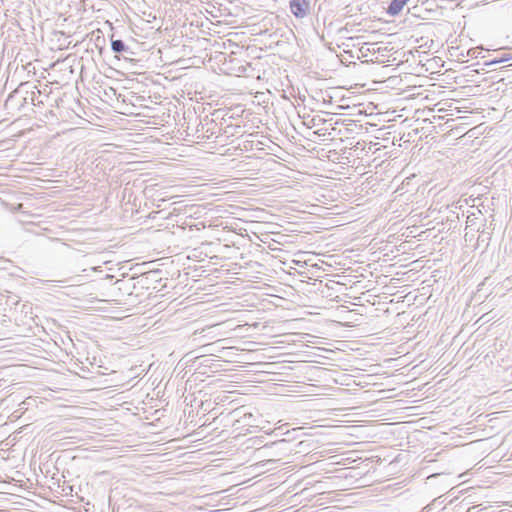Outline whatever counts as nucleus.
Listing matches in <instances>:
<instances>
[{
    "mask_svg": "<svg viewBox=\"0 0 512 512\" xmlns=\"http://www.w3.org/2000/svg\"><path fill=\"white\" fill-rule=\"evenodd\" d=\"M229 338H226V363H245L242 360V355L235 353V347L231 345L232 341H228Z\"/></svg>",
    "mask_w": 512,
    "mask_h": 512,
    "instance_id": "8",
    "label": "nucleus"
},
{
    "mask_svg": "<svg viewBox=\"0 0 512 512\" xmlns=\"http://www.w3.org/2000/svg\"><path fill=\"white\" fill-rule=\"evenodd\" d=\"M290 9L295 17L303 18L308 12L309 2L307 0H292Z\"/></svg>",
    "mask_w": 512,
    "mask_h": 512,
    "instance_id": "7",
    "label": "nucleus"
},
{
    "mask_svg": "<svg viewBox=\"0 0 512 512\" xmlns=\"http://www.w3.org/2000/svg\"><path fill=\"white\" fill-rule=\"evenodd\" d=\"M235 184L226 181V290L231 288L230 284L237 285V281L243 283L248 277L246 272L241 271L245 266L235 261L238 256L243 259L239 245L245 242L247 236L244 225L247 224L245 218L249 213L247 209L230 203L235 198ZM230 294L226 291V297Z\"/></svg>",
    "mask_w": 512,
    "mask_h": 512,
    "instance_id": "1",
    "label": "nucleus"
},
{
    "mask_svg": "<svg viewBox=\"0 0 512 512\" xmlns=\"http://www.w3.org/2000/svg\"><path fill=\"white\" fill-rule=\"evenodd\" d=\"M232 453L233 454H226V483H231V485L226 488V498L234 495V488L237 485L245 483L252 477V474L258 472L256 468H254V465L243 468L241 475H235V471L228 470L229 468L234 469L242 466L239 464L236 448L233 449ZM226 512H237L236 507L232 506L231 501L228 499H226Z\"/></svg>",
    "mask_w": 512,
    "mask_h": 512,
    "instance_id": "4",
    "label": "nucleus"
},
{
    "mask_svg": "<svg viewBox=\"0 0 512 512\" xmlns=\"http://www.w3.org/2000/svg\"><path fill=\"white\" fill-rule=\"evenodd\" d=\"M240 440L239 435L234 436L233 440L229 443V449L226 447V454L232 453L233 449L236 448L238 455V461L240 465L251 460V457L258 460L254 465V468L259 472L260 469L267 471L276 468V464L288 454L289 442L285 439L272 442L271 444L264 443L263 436H255L245 439L241 443H237Z\"/></svg>",
    "mask_w": 512,
    "mask_h": 512,
    "instance_id": "2",
    "label": "nucleus"
},
{
    "mask_svg": "<svg viewBox=\"0 0 512 512\" xmlns=\"http://www.w3.org/2000/svg\"><path fill=\"white\" fill-rule=\"evenodd\" d=\"M250 326L248 323H239L236 319V316L227 315L226 316V335L232 334L228 338L231 339L233 336H245L249 331ZM231 341V340H228Z\"/></svg>",
    "mask_w": 512,
    "mask_h": 512,
    "instance_id": "6",
    "label": "nucleus"
},
{
    "mask_svg": "<svg viewBox=\"0 0 512 512\" xmlns=\"http://www.w3.org/2000/svg\"><path fill=\"white\" fill-rule=\"evenodd\" d=\"M229 370L226 367V424L230 423L231 425L229 436L226 438V447L228 448L234 436L239 435L240 440L237 443H241L246 439V432L256 426V418L250 412L249 407L245 405L234 406L235 399L232 397L234 391L229 389L231 385L228 384V382H233V376L228 374Z\"/></svg>",
    "mask_w": 512,
    "mask_h": 512,
    "instance_id": "3",
    "label": "nucleus"
},
{
    "mask_svg": "<svg viewBox=\"0 0 512 512\" xmlns=\"http://www.w3.org/2000/svg\"><path fill=\"white\" fill-rule=\"evenodd\" d=\"M245 305L240 302L233 301V297H229V301L226 300V316L233 315L239 323H248L250 321L251 311L242 309Z\"/></svg>",
    "mask_w": 512,
    "mask_h": 512,
    "instance_id": "5",
    "label": "nucleus"
},
{
    "mask_svg": "<svg viewBox=\"0 0 512 512\" xmlns=\"http://www.w3.org/2000/svg\"><path fill=\"white\" fill-rule=\"evenodd\" d=\"M112 49L115 52H122L124 50V44L121 40H115L112 42Z\"/></svg>",
    "mask_w": 512,
    "mask_h": 512,
    "instance_id": "10",
    "label": "nucleus"
},
{
    "mask_svg": "<svg viewBox=\"0 0 512 512\" xmlns=\"http://www.w3.org/2000/svg\"><path fill=\"white\" fill-rule=\"evenodd\" d=\"M408 1L409 0H393L388 7V13L391 15L398 14Z\"/></svg>",
    "mask_w": 512,
    "mask_h": 512,
    "instance_id": "9",
    "label": "nucleus"
}]
</instances>
